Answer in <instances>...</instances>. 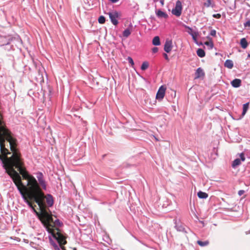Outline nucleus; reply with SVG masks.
Masks as SVG:
<instances>
[{"mask_svg":"<svg viewBox=\"0 0 250 250\" xmlns=\"http://www.w3.org/2000/svg\"><path fill=\"white\" fill-rule=\"evenodd\" d=\"M16 168L23 179L27 180L26 186L22 183L20 174L15 169L8 174L25 201L34 210L49 233L55 231V229H59L62 224L56 218L54 220L51 214L48 212V208L51 207L54 203L53 197L50 194L44 195L36 179L28 174L23 165Z\"/></svg>","mask_w":250,"mask_h":250,"instance_id":"nucleus-1","label":"nucleus"},{"mask_svg":"<svg viewBox=\"0 0 250 250\" xmlns=\"http://www.w3.org/2000/svg\"><path fill=\"white\" fill-rule=\"evenodd\" d=\"M0 121V160L8 174L14 169V167H19L24 163L17 148V140L12 136L11 132L6 128L1 113Z\"/></svg>","mask_w":250,"mask_h":250,"instance_id":"nucleus-2","label":"nucleus"},{"mask_svg":"<svg viewBox=\"0 0 250 250\" xmlns=\"http://www.w3.org/2000/svg\"><path fill=\"white\" fill-rule=\"evenodd\" d=\"M52 235L57 240L60 245H65L66 243L65 238L61 233L60 229H55V231L50 232Z\"/></svg>","mask_w":250,"mask_h":250,"instance_id":"nucleus-3","label":"nucleus"},{"mask_svg":"<svg viewBox=\"0 0 250 250\" xmlns=\"http://www.w3.org/2000/svg\"><path fill=\"white\" fill-rule=\"evenodd\" d=\"M182 10V4L181 2L177 0L176 2L175 7L172 10V13L174 15L179 17L181 16Z\"/></svg>","mask_w":250,"mask_h":250,"instance_id":"nucleus-4","label":"nucleus"},{"mask_svg":"<svg viewBox=\"0 0 250 250\" xmlns=\"http://www.w3.org/2000/svg\"><path fill=\"white\" fill-rule=\"evenodd\" d=\"M109 17L110 19L111 22L115 25H116L118 23L117 19L120 17V14L117 11H113L108 13Z\"/></svg>","mask_w":250,"mask_h":250,"instance_id":"nucleus-5","label":"nucleus"},{"mask_svg":"<svg viewBox=\"0 0 250 250\" xmlns=\"http://www.w3.org/2000/svg\"><path fill=\"white\" fill-rule=\"evenodd\" d=\"M166 90V87L165 85H162L156 94V98L158 100H162L164 98Z\"/></svg>","mask_w":250,"mask_h":250,"instance_id":"nucleus-6","label":"nucleus"},{"mask_svg":"<svg viewBox=\"0 0 250 250\" xmlns=\"http://www.w3.org/2000/svg\"><path fill=\"white\" fill-rule=\"evenodd\" d=\"M240 159H236L233 161L232 167H236L240 165L241 164V160L242 161H244L245 160V157L244 156V154L243 153H241L240 154Z\"/></svg>","mask_w":250,"mask_h":250,"instance_id":"nucleus-7","label":"nucleus"},{"mask_svg":"<svg viewBox=\"0 0 250 250\" xmlns=\"http://www.w3.org/2000/svg\"><path fill=\"white\" fill-rule=\"evenodd\" d=\"M172 48V42L171 40H167L164 45V50L167 53H169Z\"/></svg>","mask_w":250,"mask_h":250,"instance_id":"nucleus-8","label":"nucleus"},{"mask_svg":"<svg viewBox=\"0 0 250 250\" xmlns=\"http://www.w3.org/2000/svg\"><path fill=\"white\" fill-rule=\"evenodd\" d=\"M205 76V73L203 70L199 67L197 68L195 72V79H198Z\"/></svg>","mask_w":250,"mask_h":250,"instance_id":"nucleus-9","label":"nucleus"},{"mask_svg":"<svg viewBox=\"0 0 250 250\" xmlns=\"http://www.w3.org/2000/svg\"><path fill=\"white\" fill-rule=\"evenodd\" d=\"M241 80L239 79H235L231 82L232 86L236 88L239 87L241 85Z\"/></svg>","mask_w":250,"mask_h":250,"instance_id":"nucleus-10","label":"nucleus"},{"mask_svg":"<svg viewBox=\"0 0 250 250\" xmlns=\"http://www.w3.org/2000/svg\"><path fill=\"white\" fill-rule=\"evenodd\" d=\"M156 15L159 18H164L167 19L168 17L167 15L161 10H158L156 12Z\"/></svg>","mask_w":250,"mask_h":250,"instance_id":"nucleus-11","label":"nucleus"},{"mask_svg":"<svg viewBox=\"0 0 250 250\" xmlns=\"http://www.w3.org/2000/svg\"><path fill=\"white\" fill-rule=\"evenodd\" d=\"M224 65L226 67L231 69L233 66V63L231 60H227L225 62Z\"/></svg>","mask_w":250,"mask_h":250,"instance_id":"nucleus-12","label":"nucleus"},{"mask_svg":"<svg viewBox=\"0 0 250 250\" xmlns=\"http://www.w3.org/2000/svg\"><path fill=\"white\" fill-rule=\"evenodd\" d=\"M240 44L241 47L244 49H245L247 47L248 43L245 38H242V39H241Z\"/></svg>","mask_w":250,"mask_h":250,"instance_id":"nucleus-13","label":"nucleus"},{"mask_svg":"<svg viewBox=\"0 0 250 250\" xmlns=\"http://www.w3.org/2000/svg\"><path fill=\"white\" fill-rule=\"evenodd\" d=\"M197 195L198 197L201 199H206L208 197V194L207 193L202 192L201 191H200L198 192Z\"/></svg>","mask_w":250,"mask_h":250,"instance_id":"nucleus-14","label":"nucleus"},{"mask_svg":"<svg viewBox=\"0 0 250 250\" xmlns=\"http://www.w3.org/2000/svg\"><path fill=\"white\" fill-rule=\"evenodd\" d=\"M204 5L207 7H209L210 6L213 7L214 6V4L213 2V0H207L204 3Z\"/></svg>","mask_w":250,"mask_h":250,"instance_id":"nucleus-15","label":"nucleus"},{"mask_svg":"<svg viewBox=\"0 0 250 250\" xmlns=\"http://www.w3.org/2000/svg\"><path fill=\"white\" fill-rule=\"evenodd\" d=\"M249 103H247L243 104V112L242 113V115L243 116H244L246 114V113L249 108Z\"/></svg>","mask_w":250,"mask_h":250,"instance_id":"nucleus-16","label":"nucleus"},{"mask_svg":"<svg viewBox=\"0 0 250 250\" xmlns=\"http://www.w3.org/2000/svg\"><path fill=\"white\" fill-rule=\"evenodd\" d=\"M152 43L154 45H159L161 44L160 38L158 36H155L153 38L152 40Z\"/></svg>","mask_w":250,"mask_h":250,"instance_id":"nucleus-17","label":"nucleus"},{"mask_svg":"<svg viewBox=\"0 0 250 250\" xmlns=\"http://www.w3.org/2000/svg\"><path fill=\"white\" fill-rule=\"evenodd\" d=\"M197 54L200 57H204L205 56V52L202 49L199 48L197 51Z\"/></svg>","mask_w":250,"mask_h":250,"instance_id":"nucleus-18","label":"nucleus"},{"mask_svg":"<svg viewBox=\"0 0 250 250\" xmlns=\"http://www.w3.org/2000/svg\"><path fill=\"white\" fill-rule=\"evenodd\" d=\"M197 244L201 247H204L207 246L209 244V242L208 241L203 242L200 240H198L197 241Z\"/></svg>","mask_w":250,"mask_h":250,"instance_id":"nucleus-19","label":"nucleus"},{"mask_svg":"<svg viewBox=\"0 0 250 250\" xmlns=\"http://www.w3.org/2000/svg\"><path fill=\"white\" fill-rule=\"evenodd\" d=\"M131 34V31L129 29H126L123 33V36L127 38Z\"/></svg>","mask_w":250,"mask_h":250,"instance_id":"nucleus-20","label":"nucleus"},{"mask_svg":"<svg viewBox=\"0 0 250 250\" xmlns=\"http://www.w3.org/2000/svg\"><path fill=\"white\" fill-rule=\"evenodd\" d=\"M148 66H149V64H148V62H145L142 64L141 69L142 70H145L148 68Z\"/></svg>","mask_w":250,"mask_h":250,"instance_id":"nucleus-21","label":"nucleus"},{"mask_svg":"<svg viewBox=\"0 0 250 250\" xmlns=\"http://www.w3.org/2000/svg\"><path fill=\"white\" fill-rule=\"evenodd\" d=\"M207 38L209 40V41L206 42H205V44L209 46L211 48H212L213 46V43L211 41V38L209 37H208Z\"/></svg>","mask_w":250,"mask_h":250,"instance_id":"nucleus-22","label":"nucleus"},{"mask_svg":"<svg viewBox=\"0 0 250 250\" xmlns=\"http://www.w3.org/2000/svg\"><path fill=\"white\" fill-rule=\"evenodd\" d=\"M105 19L104 17L101 16L98 19V21L100 23L103 24L105 22Z\"/></svg>","mask_w":250,"mask_h":250,"instance_id":"nucleus-23","label":"nucleus"},{"mask_svg":"<svg viewBox=\"0 0 250 250\" xmlns=\"http://www.w3.org/2000/svg\"><path fill=\"white\" fill-rule=\"evenodd\" d=\"M38 181H39V182L40 184L42 187H45V182H44V181L43 179H42V178L41 179L39 178Z\"/></svg>","mask_w":250,"mask_h":250,"instance_id":"nucleus-24","label":"nucleus"},{"mask_svg":"<svg viewBox=\"0 0 250 250\" xmlns=\"http://www.w3.org/2000/svg\"><path fill=\"white\" fill-rule=\"evenodd\" d=\"M127 60L128 61V62L131 64V66L133 67L134 63L133 59L130 57H128Z\"/></svg>","mask_w":250,"mask_h":250,"instance_id":"nucleus-25","label":"nucleus"},{"mask_svg":"<svg viewBox=\"0 0 250 250\" xmlns=\"http://www.w3.org/2000/svg\"><path fill=\"white\" fill-rule=\"evenodd\" d=\"M216 34V31L215 30H211L210 33V35L213 37H215Z\"/></svg>","mask_w":250,"mask_h":250,"instance_id":"nucleus-26","label":"nucleus"},{"mask_svg":"<svg viewBox=\"0 0 250 250\" xmlns=\"http://www.w3.org/2000/svg\"><path fill=\"white\" fill-rule=\"evenodd\" d=\"M244 25L245 27H250V20L248 21L247 22H246Z\"/></svg>","mask_w":250,"mask_h":250,"instance_id":"nucleus-27","label":"nucleus"},{"mask_svg":"<svg viewBox=\"0 0 250 250\" xmlns=\"http://www.w3.org/2000/svg\"><path fill=\"white\" fill-rule=\"evenodd\" d=\"M213 17L214 18H217V19H219L221 18V16L220 14H214L213 15Z\"/></svg>","mask_w":250,"mask_h":250,"instance_id":"nucleus-28","label":"nucleus"},{"mask_svg":"<svg viewBox=\"0 0 250 250\" xmlns=\"http://www.w3.org/2000/svg\"><path fill=\"white\" fill-rule=\"evenodd\" d=\"M158 51V48L156 47H155L153 48V49H152V52L154 53L157 52Z\"/></svg>","mask_w":250,"mask_h":250,"instance_id":"nucleus-29","label":"nucleus"},{"mask_svg":"<svg viewBox=\"0 0 250 250\" xmlns=\"http://www.w3.org/2000/svg\"><path fill=\"white\" fill-rule=\"evenodd\" d=\"M244 192H245L244 190H240L238 191V194H239V195L241 196L242 195H243L244 194Z\"/></svg>","mask_w":250,"mask_h":250,"instance_id":"nucleus-30","label":"nucleus"},{"mask_svg":"<svg viewBox=\"0 0 250 250\" xmlns=\"http://www.w3.org/2000/svg\"><path fill=\"white\" fill-rule=\"evenodd\" d=\"M164 56L165 57V58L167 60H168V56L167 54L166 53H164Z\"/></svg>","mask_w":250,"mask_h":250,"instance_id":"nucleus-31","label":"nucleus"},{"mask_svg":"<svg viewBox=\"0 0 250 250\" xmlns=\"http://www.w3.org/2000/svg\"><path fill=\"white\" fill-rule=\"evenodd\" d=\"M192 36L193 39L195 40L196 38V35H194L193 34H191Z\"/></svg>","mask_w":250,"mask_h":250,"instance_id":"nucleus-32","label":"nucleus"},{"mask_svg":"<svg viewBox=\"0 0 250 250\" xmlns=\"http://www.w3.org/2000/svg\"><path fill=\"white\" fill-rule=\"evenodd\" d=\"M109 0L111 1L113 3H115V2H117L119 0Z\"/></svg>","mask_w":250,"mask_h":250,"instance_id":"nucleus-33","label":"nucleus"},{"mask_svg":"<svg viewBox=\"0 0 250 250\" xmlns=\"http://www.w3.org/2000/svg\"><path fill=\"white\" fill-rule=\"evenodd\" d=\"M203 33H204V34H205L206 32H205V31H204V32H203Z\"/></svg>","mask_w":250,"mask_h":250,"instance_id":"nucleus-34","label":"nucleus"},{"mask_svg":"<svg viewBox=\"0 0 250 250\" xmlns=\"http://www.w3.org/2000/svg\"><path fill=\"white\" fill-rule=\"evenodd\" d=\"M248 57H249L250 58V54H249Z\"/></svg>","mask_w":250,"mask_h":250,"instance_id":"nucleus-35","label":"nucleus"},{"mask_svg":"<svg viewBox=\"0 0 250 250\" xmlns=\"http://www.w3.org/2000/svg\"><path fill=\"white\" fill-rule=\"evenodd\" d=\"M248 57H249L250 58V54H249Z\"/></svg>","mask_w":250,"mask_h":250,"instance_id":"nucleus-36","label":"nucleus"}]
</instances>
